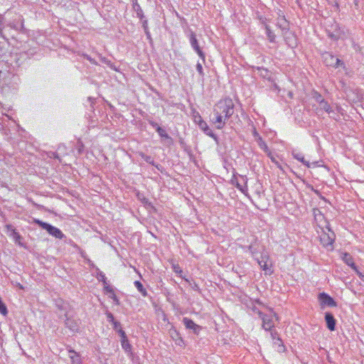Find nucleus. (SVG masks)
Segmentation results:
<instances>
[{"label": "nucleus", "instance_id": "nucleus-1", "mask_svg": "<svg viewBox=\"0 0 364 364\" xmlns=\"http://www.w3.org/2000/svg\"><path fill=\"white\" fill-rule=\"evenodd\" d=\"M234 103L230 98L220 100L215 105L210 117V122L218 129L224 127L226 120L234 114Z\"/></svg>", "mask_w": 364, "mask_h": 364}, {"label": "nucleus", "instance_id": "nucleus-2", "mask_svg": "<svg viewBox=\"0 0 364 364\" xmlns=\"http://www.w3.org/2000/svg\"><path fill=\"white\" fill-rule=\"evenodd\" d=\"M318 227L321 229V232L317 230V232L319 234V238L321 245L326 247L332 246L335 240L334 232L328 228L327 224L325 227H321L320 225H318Z\"/></svg>", "mask_w": 364, "mask_h": 364}, {"label": "nucleus", "instance_id": "nucleus-3", "mask_svg": "<svg viewBox=\"0 0 364 364\" xmlns=\"http://www.w3.org/2000/svg\"><path fill=\"white\" fill-rule=\"evenodd\" d=\"M35 223L55 238L63 239L65 237V235L63 233V232L56 227H54L40 220H35Z\"/></svg>", "mask_w": 364, "mask_h": 364}, {"label": "nucleus", "instance_id": "nucleus-4", "mask_svg": "<svg viewBox=\"0 0 364 364\" xmlns=\"http://www.w3.org/2000/svg\"><path fill=\"white\" fill-rule=\"evenodd\" d=\"M328 36L333 41L343 38L345 36L343 29H342L337 23L332 24L326 30Z\"/></svg>", "mask_w": 364, "mask_h": 364}, {"label": "nucleus", "instance_id": "nucleus-5", "mask_svg": "<svg viewBox=\"0 0 364 364\" xmlns=\"http://www.w3.org/2000/svg\"><path fill=\"white\" fill-rule=\"evenodd\" d=\"M188 37L189 38L190 43L193 49L198 53L199 57L204 60H205V53L200 49L198 40L196 38V33L191 31H188Z\"/></svg>", "mask_w": 364, "mask_h": 364}, {"label": "nucleus", "instance_id": "nucleus-6", "mask_svg": "<svg viewBox=\"0 0 364 364\" xmlns=\"http://www.w3.org/2000/svg\"><path fill=\"white\" fill-rule=\"evenodd\" d=\"M183 323L187 329L191 330L196 335H198L202 329L200 326L196 324L193 320L187 317L183 318Z\"/></svg>", "mask_w": 364, "mask_h": 364}, {"label": "nucleus", "instance_id": "nucleus-7", "mask_svg": "<svg viewBox=\"0 0 364 364\" xmlns=\"http://www.w3.org/2000/svg\"><path fill=\"white\" fill-rule=\"evenodd\" d=\"M259 315L262 320V328L266 331L272 330L274 326L272 316L264 314L262 312H259Z\"/></svg>", "mask_w": 364, "mask_h": 364}, {"label": "nucleus", "instance_id": "nucleus-8", "mask_svg": "<svg viewBox=\"0 0 364 364\" xmlns=\"http://www.w3.org/2000/svg\"><path fill=\"white\" fill-rule=\"evenodd\" d=\"M319 301L321 305H326L328 306H336V301L326 293H321L318 296Z\"/></svg>", "mask_w": 364, "mask_h": 364}, {"label": "nucleus", "instance_id": "nucleus-9", "mask_svg": "<svg viewBox=\"0 0 364 364\" xmlns=\"http://www.w3.org/2000/svg\"><path fill=\"white\" fill-rule=\"evenodd\" d=\"M324 62L328 66L338 67L341 64V60L337 58H335L330 53H326L323 55Z\"/></svg>", "mask_w": 364, "mask_h": 364}, {"label": "nucleus", "instance_id": "nucleus-10", "mask_svg": "<svg viewBox=\"0 0 364 364\" xmlns=\"http://www.w3.org/2000/svg\"><path fill=\"white\" fill-rule=\"evenodd\" d=\"M267 18H260V21L266 30V34L267 36L268 40L269 41V42L274 43L275 41L276 36L274 33V32L270 29L269 26L267 23Z\"/></svg>", "mask_w": 364, "mask_h": 364}, {"label": "nucleus", "instance_id": "nucleus-11", "mask_svg": "<svg viewBox=\"0 0 364 364\" xmlns=\"http://www.w3.org/2000/svg\"><path fill=\"white\" fill-rule=\"evenodd\" d=\"M65 324L66 327H68L70 331L73 332H77L79 330V321L72 318L70 317H67Z\"/></svg>", "mask_w": 364, "mask_h": 364}, {"label": "nucleus", "instance_id": "nucleus-12", "mask_svg": "<svg viewBox=\"0 0 364 364\" xmlns=\"http://www.w3.org/2000/svg\"><path fill=\"white\" fill-rule=\"evenodd\" d=\"M199 127L200 129H202L205 134L208 136L216 139L215 134L213 132V131L209 128L208 124L203 120L202 118H200V123H199Z\"/></svg>", "mask_w": 364, "mask_h": 364}, {"label": "nucleus", "instance_id": "nucleus-13", "mask_svg": "<svg viewBox=\"0 0 364 364\" xmlns=\"http://www.w3.org/2000/svg\"><path fill=\"white\" fill-rule=\"evenodd\" d=\"M325 320L326 322L327 328L330 331H334L336 327V320L333 316L331 313L326 312L325 314Z\"/></svg>", "mask_w": 364, "mask_h": 364}, {"label": "nucleus", "instance_id": "nucleus-14", "mask_svg": "<svg viewBox=\"0 0 364 364\" xmlns=\"http://www.w3.org/2000/svg\"><path fill=\"white\" fill-rule=\"evenodd\" d=\"M240 179L244 183V185H241L239 182H237L235 186L245 196H247V178L245 176H240Z\"/></svg>", "mask_w": 364, "mask_h": 364}, {"label": "nucleus", "instance_id": "nucleus-15", "mask_svg": "<svg viewBox=\"0 0 364 364\" xmlns=\"http://www.w3.org/2000/svg\"><path fill=\"white\" fill-rule=\"evenodd\" d=\"M342 259H343V262L346 264L350 266L353 270L357 268L356 265L354 263L353 258L352 257V256L350 254H348L347 252L343 253V256H342Z\"/></svg>", "mask_w": 364, "mask_h": 364}, {"label": "nucleus", "instance_id": "nucleus-16", "mask_svg": "<svg viewBox=\"0 0 364 364\" xmlns=\"http://www.w3.org/2000/svg\"><path fill=\"white\" fill-rule=\"evenodd\" d=\"M277 26L282 31L289 30V23L284 18V16H279L277 18Z\"/></svg>", "mask_w": 364, "mask_h": 364}, {"label": "nucleus", "instance_id": "nucleus-17", "mask_svg": "<svg viewBox=\"0 0 364 364\" xmlns=\"http://www.w3.org/2000/svg\"><path fill=\"white\" fill-rule=\"evenodd\" d=\"M68 353L72 364H81L80 356L77 352L73 350H69Z\"/></svg>", "mask_w": 364, "mask_h": 364}, {"label": "nucleus", "instance_id": "nucleus-18", "mask_svg": "<svg viewBox=\"0 0 364 364\" xmlns=\"http://www.w3.org/2000/svg\"><path fill=\"white\" fill-rule=\"evenodd\" d=\"M267 259H268V256L267 255H262V259L261 260H257V262H258L259 265L260 266V267L264 271H265L266 272L267 271H269V273L270 274L271 271H270V269L268 267V264H267Z\"/></svg>", "mask_w": 364, "mask_h": 364}, {"label": "nucleus", "instance_id": "nucleus-19", "mask_svg": "<svg viewBox=\"0 0 364 364\" xmlns=\"http://www.w3.org/2000/svg\"><path fill=\"white\" fill-rule=\"evenodd\" d=\"M157 133L159 135L164 139H166L168 141V144L172 143V139L171 137L166 133V130L161 128V127H157Z\"/></svg>", "mask_w": 364, "mask_h": 364}, {"label": "nucleus", "instance_id": "nucleus-20", "mask_svg": "<svg viewBox=\"0 0 364 364\" xmlns=\"http://www.w3.org/2000/svg\"><path fill=\"white\" fill-rule=\"evenodd\" d=\"M319 108L321 109L324 110L326 112H327L328 114H331L333 113V110L332 109L331 105L328 104V102L326 100H324L323 102H321L319 105Z\"/></svg>", "mask_w": 364, "mask_h": 364}, {"label": "nucleus", "instance_id": "nucleus-21", "mask_svg": "<svg viewBox=\"0 0 364 364\" xmlns=\"http://www.w3.org/2000/svg\"><path fill=\"white\" fill-rule=\"evenodd\" d=\"M293 157L296 160L301 161L303 164L306 165L307 167H310L309 162L304 159V156L301 153H296L294 151L292 152Z\"/></svg>", "mask_w": 364, "mask_h": 364}, {"label": "nucleus", "instance_id": "nucleus-22", "mask_svg": "<svg viewBox=\"0 0 364 364\" xmlns=\"http://www.w3.org/2000/svg\"><path fill=\"white\" fill-rule=\"evenodd\" d=\"M314 218H315V220L318 223V222H321L322 220H323V223H325V225H328V223L324 220V216L321 213V211L318 209L315 210L314 212ZM326 225H324L323 227H325Z\"/></svg>", "mask_w": 364, "mask_h": 364}, {"label": "nucleus", "instance_id": "nucleus-23", "mask_svg": "<svg viewBox=\"0 0 364 364\" xmlns=\"http://www.w3.org/2000/svg\"><path fill=\"white\" fill-rule=\"evenodd\" d=\"M273 344L274 347L277 348L279 352L284 351V346H283L282 341L279 337H277V339L273 341Z\"/></svg>", "mask_w": 364, "mask_h": 364}, {"label": "nucleus", "instance_id": "nucleus-24", "mask_svg": "<svg viewBox=\"0 0 364 364\" xmlns=\"http://www.w3.org/2000/svg\"><path fill=\"white\" fill-rule=\"evenodd\" d=\"M134 286L137 289V290L144 296H146L147 294V292L146 289L144 288L143 284L139 281H135L134 282Z\"/></svg>", "mask_w": 364, "mask_h": 364}, {"label": "nucleus", "instance_id": "nucleus-25", "mask_svg": "<svg viewBox=\"0 0 364 364\" xmlns=\"http://www.w3.org/2000/svg\"><path fill=\"white\" fill-rule=\"evenodd\" d=\"M118 333L122 338L121 343L123 348H126L125 343H127V338L125 332L122 329L119 328Z\"/></svg>", "mask_w": 364, "mask_h": 364}, {"label": "nucleus", "instance_id": "nucleus-26", "mask_svg": "<svg viewBox=\"0 0 364 364\" xmlns=\"http://www.w3.org/2000/svg\"><path fill=\"white\" fill-rule=\"evenodd\" d=\"M10 236L14 238L16 242H18V244H21L20 240L21 239V235L15 229H12V232L10 233Z\"/></svg>", "mask_w": 364, "mask_h": 364}, {"label": "nucleus", "instance_id": "nucleus-27", "mask_svg": "<svg viewBox=\"0 0 364 364\" xmlns=\"http://www.w3.org/2000/svg\"><path fill=\"white\" fill-rule=\"evenodd\" d=\"M258 144L259 147L263 149L265 152L269 151L268 146L267 144L262 139L260 136L258 137Z\"/></svg>", "mask_w": 364, "mask_h": 364}, {"label": "nucleus", "instance_id": "nucleus-28", "mask_svg": "<svg viewBox=\"0 0 364 364\" xmlns=\"http://www.w3.org/2000/svg\"><path fill=\"white\" fill-rule=\"evenodd\" d=\"M139 156L147 163L153 164L154 160L150 156H147L145 154L141 152L139 153Z\"/></svg>", "mask_w": 364, "mask_h": 364}, {"label": "nucleus", "instance_id": "nucleus-29", "mask_svg": "<svg viewBox=\"0 0 364 364\" xmlns=\"http://www.w3.org/2000/svg\"><path fill=\"white\" fill-rule=\"evenodd\" d=\"M314 98L318 103V105L325 100L323 97L318 92L314 93Z\"/></svg>", "mask_w": 364, "mask_h": 364}, {"label": "nucleus", "instance_id": "nucleus-30", "mask_svg": "<svg viewBox=\"0 0 364 364\" xmlns=\"http://www.w3.org/2000/svg\"><path fill=\"white\" fill-rule=\"evenodd\" d=\"M196 70L198 72V73L200 74V75L203 76L204 75L203 66H202L201 63H197Z\"/></svg>", "mask_w": 364, "mask_h": 364}, {"label": "nucleus", "instance_id": "nucleus-31", "mask_svg": "<svg viewBox=\"0 0 364 364\" xmlns=\"http://www.w3.org/2000/svg\"><path fill=\"white\" fill-rule=\"evenodd\" d=\"M268 156L271 159L273 163H274L277 166L278 168H282V167H281L280 164H279V162L276 160V159L272 155V154L270 152L268 153Z\"/></svg>", "mask_w": 364, "mask_h": 364}, {"label": "nucleus", "instance_id": "nucleus-32", "mask_svg": "<svg viewBox=\"0 0 364 364\" xmlns=\"http://www.w3.org/2000/svg\"><path fill=\"white\" fill-rule=\"evenodd\" d=\"M138 198L144 205H151V203L149 202L148 199H146L145 197L141 196L139 194Z\"/></svg>", "mask_w": 364, "mask_h": 364}, {"label": "nucleus", "instance_id": "nucleus-33", "mask_svg": "<svg viewBox=\"0 0 364 364\" xmlns=\"http://www.w3.org/2000/svg\"><path fill=\"white\" fill-rule=\"evenodd\" d=\"M106 315H107V317L108 321H109V322H111V323H112V322H114V321H115V320H114V316H113V314H112V313H110V312H107V313L106 314Z\"/></svg>", "mask_w": 364, "mask_h": 364}, {"label": "nucleus", "instance_id": "nucleus-34", "mask_svg": "<svg viewBox=\"0 0 364 364\" xmlns=\"http://www.w3.org/2000/svg\"><path fill=\"white\" fill-rule=\"evenodd\" d=\"M355 272L357 274V275L359 277V278L363 281L364 282V274L360 272L358 268H356L355 269H354Z\"/></svg>", "mask_w": 364, "mask_h": 364}, {"label": "nucleus", "instance_id": "nucleus-35", "mask_svg": "<svg viewBox=\"0 0 364 364\" xmlns=\"http://www.w3.org/2000/svg\"><path fill=\"white\" fill-rule=\"evenodd\" d=\"M84 58L89 60L92 64L97 65V62L88 55L85 54Z\"/></svg>", "mask_w": 364, "mask_h": 364}, {"label": "nucleus", "instance_id": "nucleus-36", "mask_svg": "<svg viewBox=\"0 0 364 364\" xmlns=\"http://www.w3.org/2000/svg\"><path fill=\"white\" fill-rule=\"evenodd\" d=\"M112 323L113 324V327L115 330H117L118 331L119 328H121V325H120V323L117 321H114V322H112Z\"/></svg>", "mask_w": 364, "mask_h": 364}, {"label": "nucleus", "instance_id": "nucleus-37", "mask_svg": "<svg viewBox=\"0 0 364 364\" xmlns=\"http://www.w3.org/2000/svg\"><path fill=\"white\" fill-rule=\"evenodd\" d=\"M270 335H271L272 339L273 341L277 339V337H279V335H278L277 332H276V331H272L270 333Z\"/></svg>", "mask_w": 364, "mask_h": 364}, {"label": "nucleus", "instance_id": "nucleus-38", "mask_svg": "<svg viewBox=\"0 0 364 364\" xmlns=\"http://www.w3.org/2000/svg\"><path fill=\"white\" fill-rule=\"evenodd\" d=\"M150 124L156 129V131H157V127H160L156 122H150Z\"/></svg>", "mask_w": 364, "mask_h": 364}, {"label": "nucleus", "instance_id": "nucleus-39", "mask_svg": "<svg viewBox=\"0 0 364 364\" xmlns=\"http://www.w3.org/2000/svg\"><path fill=\"white\" fill-rule=\"evenodd\" d=\"M6 228L9 232H11V233L12 232V229H14L11 225H6Z\"/></svg>", "mask_w": 364, "mask_h": 364}, {"label": "nucleus", "instance_id": "nucleus-40", "mask_svg": "<svg viewBox=\"0 0 364 364\" xmlns=\"http://www.w3.org/2000/svg\"><path fill=\"white\" fill-rule=\"evenodd\" d=\"M136 6H137L138 7H139V6L137 4H136ZM139 9L140 11H136V14H137V16H139V17H141V16H142V11L141 10V9H140V8H139Z\"/></svg>", "mask_w": 364, "mask_h": 364}, {"label": "nucleus", "instance_id": "nucleus-41", "mask_svg": "<svg viewBox=\"0 0 364 364\" xmlns=\"http://www.w3.org/2000/svg\"><path fill=\"white\" fill-rule=\"evenodd\" d=\"M200 118L201 117L198 114V116H195V122L199 125L200 123Z\"/></svg>", "mask_w": 364, "mask_h": 364}, {"label": "nucleus", "instance_id": "nucleus-42", "mask_svg": "<svg viewBox=\"0 0 364 364\" xmlns=\"http://www.w3.org/2000/svg\"><path fill=\"white\" fill-rule=\"evenodd\" d=\"M125 347H126V348H124L125 350H130V348H131V346H130V345L129 344L128 342L125 343Z\"/></svg>", "mask_w": 364, "mask_h": 364}, {"label": "nucleus", "instance_id": "nucleus-43", "mask_svg": "<svg viewBox=\"0 0 364 364\" xmlns=\"http://www.w3.org/2000/svg\"><path fill=\"white\" fill-rule=\"evenodd\" d=\"M178 269H179V267H178V268L175 267V272H178Z\"/></svg>", "mask_w": 364, "mask_h": 364}, {"label": "nucleus", "instance_id": "nucleus-44", "mask_svg": "<svg viewBox=\"0 0 364 364\" xmlns=\"http://www.w3.org/2000/svg\"><path fill=\"white\" fill-rule=\"evenodd\" d=\"M146 35H147L148 36H149V31H146Z\"/></svg>", "mask_w": 364, "mask_h": 364}]
</instances>
